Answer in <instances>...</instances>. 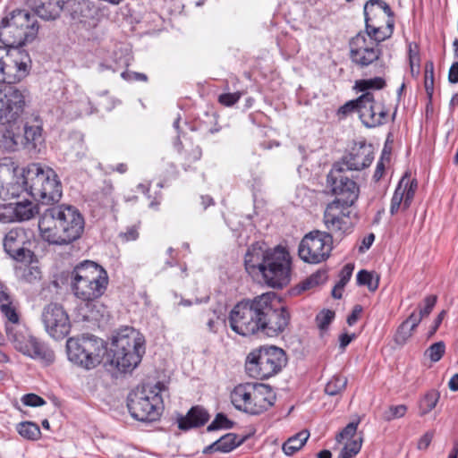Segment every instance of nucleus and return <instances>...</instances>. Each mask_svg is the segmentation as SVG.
<instances>
[{
	"label": "nucleus",
	"instance_id": "obj_1",
	"mask_svg": "<svg viewBox=\"0 0 458 458\" xmlns=\"http://www.w3.org/2000/svg\"><path fill=\"white\" fill-rule=\"evenodd\" d=\"M291 319L290 310L275 292L243 298L228 315L231 329L245 337H278L289 327Z\"/></svg>",
	"mask_w": 458,
	"mask_h": 458
},
{
	"label": "nucleus",
	"instance_id": "obj_2",
	"mask_svg": "<svg viewBox=\"0 0 458 458\" xmlns=\"http://www.w3.org/2000/svg\"><path fill=\"white\" fill-rule=\"evenodd\" d=\"M35 14L25 9H15L2 19L0 25V82L15 86L29 74L30 58L21 47L32 42L38 33Z\"/></svg>",
	"mask_w": 458,
	"mask_h": 458
},
{
	"label": "nucleus",
	"instance_id": "obj_3",
	"mask_svg": "<svg viewBox=\"0 0 458 458\" xmlns=\"http://www.w3.org/2000/svg\"><path fill=\"white\" fill-rule=\"evenodd\" d=\"M244 267L253 278L262 281L273 289L286 287L292 278V257L286 247H269L265 242L250 244L244 255Z\"/></svg>",
	"mask_w": 458,
	"mask_h": 458
},
{
	"label": "nucleus",
	"instance_id": "obj_4",
	"mask_svg": "<svg viewBox=\"0 0 458 458\" xmlns=\"http://www.w3.org/2000/svg\"><path fill=\"white\" fill-rule=\"evenodd\" d=\"M71 288L74 296L85 302L84 318L98 321L104 318L106 307L99 302L109 284L107 271L100 264L85 259L70 272Z\"/></svg>",
	"mask_w": 458,
	"mask_h": 458
},
{
	"label": "nucleus",
	"instance_id": "obj_5",
	"mask_svg": "<svg viewBox=\"0 0 458 458\" xmlns=\"http://www.w3.org/2000/svg\"><path fill=\"white\" fill-rule=\"evenodd\" d=\"M85 219L78 208L60 204L47 208L39 216L40 237L49 245H69L81 238Z\"/></svg>",
	"mask_w": 458,
	"mask_h": 458
},
{
	"label": "nucleus",
	"instance_id": "obj_6",
	"mask_svg": "<svg viewBox=\"0 0 458 458\" xmlns=\"http://www.w3.org/2000/svg\"><path fill=\"white\" fill-rule=\"evenodd\" d=\"M142 334L131 327L118 329L112 336L105 364L109 363L120 372H131L141 362L146 352Z\"/></svg>",
	"mask_w": 458,
	"mask_h": 458
},
{
	"label": "nucleus",
	"instance_id": "obj_7",
	"mask_svg": "<svg viewBox=\"0 0 458 458\" xmlns=\"http://www.w3.org/2000/svg\"><path fill=\"white\" fill-rule=\"evenodd\" d=\"M21 183L24 191L43 205L58 203L63 196V186L55 171L40 163H31L23 169Z\"/></svg>",
	"mask_w": 458,
	"mask_h": 458
},
{
	"label": "nucleus",
	"instance_id": "obj_8",
	"mask_svg": "<svg viewBox=\"0 0 458 458\" xmlns=\"http://www.w3.org/2000/svg\"><path fill=\"white\" fill-rule=\"evenodd\" d=\"M288 364L286 352L274 344L252 349L245 359V371L250 377L267 380L282 372Z\"/></svg>",
	"mask_w": 458,
	"mask_h": 458
},
{
	"label": "nucleus",
	"instance_id": "obj_9",
	"mask_svg": "<svg viewBox=\"0 0 458 458\" xmlns=\"http://www.w3.org/2000/svg\"><path fill=\"white\" fill-rule=\"evenodd\" d=\"M68 360L86 370L97 368L104 361L107 352L106 343L94 335L86 334L80 337H70L66 341Z\"/></svg>",
	"mask_w": 458,
	"mask_h": 458
},
{
	"label": "nucleus",
	"instance_id": "obj_10",
	"mask_svg": "<svg viewBox=\"0 0 458 458\" xmlns=\"http://www.w3.org/2000/svg\"><path fill=\"white\" fill-rule=\"evenodd\" d=\"M332 233L313 230L305 234L299 244L298 255L305 263L318 264L326 261L334 249Z\"/></svg>",
	"mask_w": 458,
	"mask_h": 458
},
{
	"label": "nucleus",
	"instance_id": "obj_11",
	"mask_svg": "<svg viewBox=\"0 0 458 458\" xmlns=\"http://www.w3.org/2000/svg\"><path fill=\"white\" fill-rule=\"evenodd\" d=\"M127 407L131 416L139 421H157L161 415L162 396L154 390L131 392L127 397Z\"/></svg>",
	"mask_w": 458,
	"mask_h": 458
},
{
	"label": "nucleus",
	"instance_id": "obj_12",
	"mask_svg": "<svg viewBox=\"0 0 458 458\" xmlns=\"http://www.w3.org/2000/svg\"><path fill=\"white\" fill-rule=\"evenodd\" d=\"M346 169L342 163H334L327 175V185L335 199L344 201L346 206H352L358 199L360 186L345 174Z\"/></svg>",
	"mask_w": 458,
	"mask_h": 458
},
{
	"label": "nucleus",
	"instance_id": "obj_13",
	"mask_svg": "<svg viewBox=\"0 0 458 458\" xmlns=\"http://www.w3.org/2000/svg\"><path fill=\"white\" fill-rule=\"evenodd\" d=\"M349 57L352 64L360 68H365L371 64H379L381 72L386 65L382 60L383 50L376 46L361 33H357L349 40Z\"/></svg>",
	"mask_w": 458,
	"mask_h": 458
},
{
	"label": "nucleus",
	"instance_id": "obj_14",
	"mask_svg": "<svg viewBox=\"0 0 458 458\" xmlns=\"http://www.w3.org/2000/svg\"><path fill=\"white\" fill-rule=\"evenodd\" d=\"M25 90L16 86H3L0 88V124L16 125L25 106Z\"/></svg>",
	"mask_w": 458,
	"mask_h": 458
},
{
	"label": "nucleus",
	"instance_id": "obj_15",
	"mask_svg": "<svg viewBox=\"0 0 458 458\" xmlns=\"http://www.w3.org/2000/svg\"><path fill=\"white\" fill-rule=\"evenodd\" d=\"M41 320L47 333L56 341L63 340L71 332L69 315L60 303L50 302L46 305L41 313Z\"/></svg>",
	"mask_w": 458,
	"mask_h": 458
},
{
	"label": "nucleus",
	"instance_id": "obj_16",
	"mask_svg": "<svg viewBox=\"0 0 458 458\" xmlns=\"http://www.w3.org/2000/svg\"><path fill=\"white\" fill-rule=\"evenodd\" d=\"M21 123L23 124L22 132H15V125H12L7 129V133L11 137L15 148L21 147L29 150H35L37 146L44 141L42 120L37 115L30 120L21 121Z\"/></svg>",
	"mask_w": 458,
	"mask_h": 458
},
{
	"label": "nucleus",
	"instance_id": "obj_17",
	"mask_svg": "<svg viewBox=\"0 0 458 458\" xmlns=\"http://www.w3.org/2000/svg\"><path fill=\"white\" fill-rule=\"evenodd\" d=\"M28 243H30L28 232L21 227L11 229L3 241L6 254L18 262L30 260L34 256V252L26 247Z\"/></svg>",
	"mask_w": 458,
	"mask_h": 458
},
{
	"label": "nucleus",
	"instance_id": "obj_18",
	"mask_svg": "<svg viewBox=\"0 0 458 458\" xmlns=\"http://www.w3.org/2000/svg\"><path fill=\"white\" fill-rule=\"evenodd\" d=\"M367 97L360 104V115L362 124L366 128H376L386 123L388 110L383 103L378 105L372 92L363 93Z\"/></svg>",
	"mask_w": 458,
	"mask_h": 458
},
{
	"label": "nucleus",
	"instance_id": "obj_19",
	"mask_svg": "<svg viewBox=\"0 0 458 458\" xmlns=\"http://www.w3.org/2000/svg\"><path fill=\"white\" fill-rule=\"evenodd\" d=\"M367 97L360 104V115L362 124L366 128H376L386 123L388 110L383 103L378 105L372 92L363 93Z\"/></svg>",
	"mask_w": 458,
	"mask_h": 458
},
{
	"label": "nucleus",
	"instance_id": "obj_20",
	"mask_svg": "<svg viewBox=\"0 0 458 458\" xmlns=\"http://www.w3.org/2000/svg\"><path fill=\"white\" fill-rule=\"evenodd\" d=\"M374 160V150L371 144L365 141L354 143L349 152L344 155L336 163H342L348 171H361L369 167Z\"/></svg>",
	"mask_w": 458,
	"mask_h": 458
},
{
	"label": "nucleus",
	"instance_id": "obj_21",
	"mask_svg": "<svg viewBox=\"0 0 458 458\" xmlns=\"http://www.w3.org/2000/svg\"><path fill=\"white\" fill-rule=\"evenodd\" d=\"M210 420L208 411L202 405L191 406L186 414L176 413V423L180 430L187 432L205 426Z\"/></svg>",
	"mask_w": 458,
	"mask_h": 458
},
{
	"label": "nucleus",
	"instance_id": "obj_22",
	"mask_svg": "<svg viewBox=\"0 0 458 458\" xmlns=\"http://www.w3.org/2000/svg\"><path fill=\"white\" fill-rule=\"evenodd\" d=\"M275 399V394L269 386L256 384L251 406L249 407L248 414L259 415L267 411L274 405Z\"/></svg>",
	"mask_w": 458,
	"mask_h": 458
},
{
	"label": "nucleus",
	"instance_id": "obj_23",
	"mask_svg": "<svg viewBox=\"0 0 458 458\" xmlns=\"http://www.w3.org/2000/svg\"><path fill=\"white\" fill-rule=\"evenodd\" d=\"M323 222L327 229V233H332L336 244H339L347 235H350L355 227L352 221L341 220L337 215H331L330 211L327 215H323Z\"/></svg>",
	"mask_w": 458,
	"mask_h": 458
},
{
	"label": "nucleus",
	"instance_id": "obj_24",
	"mask_svg": "<svg viewBox=\"0 0 458 458\" xmlns=\"http://www.w3.org/2000/svg\"><path fill=\"white\" fill-rule=\"evenodd\" d=\"M64 0H27V4L35 14L46 21L55 20L60 16Z\"/></svg>",
	"mask_w": 458,
	"mask_h": 458
},
{
	"label": "nucleus",
	"instance_id": "obj_25",
	"mask_svg": "<svg viewBox=\"0 0 458 458\" xmlns=\"http://www.w3.org/2000/svg\"><path fill=\"white\" fill-rule=\"evenodd\" d=\"M219 115L212 108L205 111L202 116H199L191 123H185V125L191 131H200L203 135L214 134L221 130L218 124Z\"/></svg>",
	"mask_w": 458,
	"mask_h": 458
},
{
	"label": "nucleus",
	"instance_id": "obj_26",
	"mask_svg": "<svg viewBox=\"0 0 458 458\" xmlns=\"http://www.w3.org/2000/svg\"><path fill=\"white\" fill-rule=\"evenodd\" d=\"M250 437V435L239 436L235 433H227L206 446L202 453L204 454H211L216 452L224 454L230 453L242 445Z\"/></svg>",
	"mask_w": 458,
	"mask_h": 458
},
{
	"label": "nucleus",
	"instance_id": "obj_27",
	"mask_svg": "<svg viewBox=\"0 0 458 458\" xmlns=\"http://www.w3.org/2000/svg\"><path fill=\"white\" fill-rule=\"evenodd\" d=\"M255 388L256 384H240L234 386L231 393V402L236 410L248 413Z\"/></svg>",
	"mask_w": 458,
	"mask_h": 458
},
{
	"label": "nucleus",
	"instance_id": "obj_28",
	"mask_svg": "<svg viewBox=\"0 0 458 458\" xmlns=\"http://www.w3.org/2000/svg\"><path fill=\"white\" fill-rule=\"evenodd\" d=\"M26 349L22 354L29 356L34 360H39L49 365L55 360V352L43 342L35 336H30Z\"/></svg>",
	"mask_w": 458,
	"mask_h": 458
},
{
	"label": "nucleus",
	"instance_id": "obj_29",
	"mask_svg": "<svg viewBox=\"0 0 458 458\" xmlns=\"http://www.w3.org/2000/svg\"><path fill=\"white\" fill-rule=\"evenodd\" d=\"M97 11L89 1H81L73 4L71 15L72 19L84 26L94 25Z\"/></svg>",
	"mask_w": 458,
	"mask_h": 458
},
{
	"label": "nucleus",
	"instance_id": "obj_30",
	"mask_svg": "<svg viewBox=\"0 0 458 458\" xmlns=\"http://www.w3.org/2000/svg\"><path fill=\"white\" fill-rule=\"evenodd\" d=\"M5 333L8 340L13 344V347L20 352L22 353L26 349L29 337L32 336L30 335L26 328L21 327L18 325H8L5 323Z\"/></svg>",
	"mask_w": 458,
	"mask_h": 458
},
{
	"label": "nucleus",
	"instance_id": "obj_31",
	"mask_svg": "<svg viewBox=\"0 0 458 458\" xmlns=\"http://www.w3.org/2000/svg\"><path fill=\"white\" fill-rule=\"evenodd\" d=\"M309 437L310 432L307 429H303L290 437L282 445L284 454L287 456L293 455L304 446Z\"/></svg>",
	"mask_w": 458,
	"mask_h": 458
},
{
	"label": "nucleus",
	"instance_id": "obj_32",
	"mask_svg": "<svg viewBox=\"0 0 458 458\" xmlns=\"http://www.w3.org/2000/svg\"><path fill=\"white\" fill-rule=\"evenodd\" d=\"M364 21L365 29L359 31L358 33L363 34L367 38H369V41L374 45L381 47V43L389 38V35H386L387 33L383 32L380 27H376L370 24V17H364Z\"/></svg>",
	"mask_w": 458,
	"mask_h": 458
},
{
	"label": "nucleus",
	"instance_id": "obj_33",
	"mask_svg": "<svg viewBox=\"0 0 458 458\" xmlns=\"http://www.w3.org/2000/svg\"><path fill=\"white\" fill-rule=\"evenodd\" d=\"M380 282V276L366 269H360L356 276V283L359 286H367L369 291L374 293L377 290Z\"/></svg>",
	"mask_w": 458,
	"mask_h": 458
},
{
	"label": "nucleus",
	"instance_id": "obj_34",
	"mask_svg": "<svg viewBox=\"0 0 458 458\" xmlns=\"http://www.w3.org/2000/svg\"><path fill=\"white\" fill-rule=\"evenodd\" d=\"M16 430L26 440L37 441L41 438L39 426L33 421H21L16 425Z\"/></svg>",
	"mask_w": 458,
	"mask_h": 458
},
{
	"label": "nucleus",
	"instance_id": "obj_35",
	"mask_svg": "<svg viewBox=\"0 0 458 458\" xmlns=\"http://www.w3.org/2000/svg\"><path fill=\"white\" fill-rule=\"evenodd\" d=\"M440 393L436 389L428 391L419 401V416L423 417L429 413L438 403Z\"/></svg>",
	"mask_w": 458,
	"mask_h": 458
},
{
	"label": "nucleus",
	"instance_id": "obj_36",
	"mask_svg": "<svg viewBox=\"0 0 458 458\" xmlns=\"http://www.w3.org/2000/svg\"><path fill=\"white\" fill-rule=\"evenodd\" d=\"M386 85V81L381 77L361 79L355 81L354 89L363 94L370 92V89H383Z\"/></svg>",
	"mask_w": 458,
	"mask_h": 458
},
{
	"label": "nucleus",
	"instance_id": "obj_37",
	"mask_svg": "<svg viewBox=\"0 0 458 458\" xmlns=\"http://www.w3.org/2000/svg\"><path fill=\"white\" fill-rule=\"evenodd\" d=\"M347 386V378L342 375H335L327 383L325 386V393L328 395L334 396L341 394Z\"/></svg>",
	"mask_w": 458,
	"mask_h": 458
},
{
	"label": "nucleus",
	"instance_id": "obj_38",
	"mask_svg": "<svg viewBox=\"0 0 458 458\" xmlns=\"http://www.w3.org/2000/svg\"><path fill=\"white\" fill-rule=\"evenodd\" d=\"M350 207L351 206H346L342 200L334 199L327 205L324 215H327L328 211H330L331 215H337L338 218L341 220H349L351 211L348 210V208Z\"/></svg>",
	"mask_w": 458,
	"mask_h": 458
},
{
	"label": "nucleus",
	"instance_id": "obj_39",
	"mask_svg": "<svg viewBox=\"0 0 458 458\" xmlns=\"http://www.w3.org/2000/svg\"><path fill=\"white\" fill-rule=\"evenodd\" d=\"M235 422L231 420L224 412H218L214 420L207 427L208 432H213L221 429H231L234 427Z\"/></svg>",
	"mask_w": 458,
	"mask_h": 458
},
{
	"label": "nucleus",
	"instance_id": "obj_40",
	"mask_svg": "<svg viewBox=\"0 0 458 458\" xmlns=\"http://www.w3.org/2000/svg\"><path fill=\"white\" fill-rule=\"evenodd\" d=\"M409 175V172H405L404 174L402 176L401 180L399 181L394 194L391 199V205H390V214L391 216L395 215L401 207L403 206V192H401V187L403 186V182L406 181L407 177Z\"/></svg>",
	"mask_w": 458,
	"mask_h": 458
},
{
	"label": "nucleus",
	"instance_id": "obj_41",
	"mask_svg": "<svg viewBox=\"0 0 458 458\" xmlns=\"http://www.w3.org/2000/svg\"><path fill=\"white\" fill-rule=\"evenodd\" d=\"M414 330L407 325V321H403L397 327L394 342L396 345L403 347L408 340L412 336Z\"/></svg>",
	"mask_w": 458,
	"mask_h": 458
},
{
	"label": "nucleus",
	"instance_id": "obj_42",
	"mask_svg": "<svg viewBox=\"0 0 458 458\" xmlns=\"http://www.w3.org/2000/svg\"><path fill=\"white\" fill-rule=\"evenodd\" d=\"M14 216L19 221H26L34 216L31 202H18L14 208Z\"/></svg>",
	"mask_w": 458,
	"mask_h": 458
},
{
	"label": "nucleus",
	"instance_id": "obj_43",
	"mask_svg": "<svg viewBox=\"0 0 458 458\" xmlns=\"http://www.w3.org/2000/svg\"><path fill=\"white\" fill-rule=\"evenodd\" d=\"M335 312L332 310L324 309L319 311L315 318L318 327L321 330H327L329 325L335 319Z\"/></svg>",
	"mask_w": 458,
	"mask_h": 458
},
{
	"label": "nucleus",
	"instance_id": "obj_44",
	"mask_svg": "<svg viewBox=\"0 0 458 458\" xmlns=\"http://www.w3.org/2000/svg\"><path fill=\"white\" fill-rule=\"evenodd\" d=\"M0 311L7 318L10 325L20 324V316L16 310V308L13 305V300L11 301L4 302L0 304ZM9 325V323H7Z\"/></svg>",
	"mask_w": 458,
	"mask_h": 458
},
{
	"label": "nucleus",
	"instance_id": "obj_45",
	"mask_svg": "<svg viewBox=\"0 0 458 458\" xmlns=\"http://www.w3.org/2000/svg\"><path fill=\"white\" fill-rule=\"evenodd\" d=\"M445 353V344L439 341L432 344L426 351L425 356H428L432 362L439 361Z\"/></svg>",
	"mask_w": 458,
	"mask_h": 458
},
{
	"label": "nucleus",
	"instance_id": "obj_46",
	"mask_svg": "<svg viewBox=\"0 0 458 458\" xmlns=\"http://www.w3.org/2000/svg\"><path fill=\"white\" fill-rule=\"evenodd\" d=\"M367 97H364L361 94L357 98L347 101L339 107L337 114H343L344 116H346L353 112H357L360 114V104Z\"/></svg>",
	"mask_w": 458,
	"mask_h": 458
},
{
	"label": "nucleus",
	"instance_id": "obj_47",
	"mask_svg": "<svg viewBox=\"0 0 458 458\" xmlns=\"http://www.w3.org/2000/svg\"><path fill=\"white\" fill-rule=\"evenodd\" d=\"M407 410L408 408L405 404L391 405L384 411L383 418L386 421L400 419L406 414Z\"/></svg>",
	"mask_w": 458,
	"mask_h": 458
},
{
	"label": "nucleus",
	"instance_id": "obj_48",
	"mask_svg": "<svg viewBox=\"0 0 458 458\" xmlns=\"http://www.w3.org/2000/svg\"><path fill=\"white\" fill-rule=\"evenodd\" d=\"M373 5H377L380 9H382L387 17H394V13L390 5L383 0H368L363 7L364 17H369V7Z\"/></svg>",
	"mask_w": 458,
	"mask_h": 458
},
{
	"label": "nucleus",
	"instance_id": "obj_49",
	"mask_svg": "<svg viewBox=\"0 0 458 458\" xmlns=\"http://www.w3.org/2000/svg\"><path fill=\"white\" fill-rule=\"evenodd\" d=\"M437 301V295H428L423 300V304H419V314L422 317H428L433 310Z\"/></svg>",
	"mask_w": 458,
	"mask_h": 458
},
{
	"label": "nucleus",
	"instance_id": "obj_50",
	"mask_svg": "<svg viewBox=\"0 0 458 458\" xmlns=\"http://www.w3.org/2000/svg\"><path fill=\"white\" fill-rule=\"evenodd\" d=\"M22 279L29 283L34 284L41 279V270L38 267L29 266L22 274Z\"/></svg>",
	"mask_w": 458,
	"mask_h": 458
},
{
	"label": "nucleus",
	"instance_id": "obj_51",
	"mask_svg": "<svg viewBox=\"0 0 458 458\" xmlns=\"http://www.w3.org/2000/svg\"><path fill=\"white\" fill-rule=\"evenodd\" d=\"M360 420L348 423L335 437L337 442H341L344 438H352L354 437Z\"/></svg>",
	"mask_w": 458,
	"mask_h": 458
},
{
	"label": "nucleus",
	"instance_id": "obj_52",
	"mask_svg": "<svg viewBox=\"0 0 458 458\" xmlns=\"http://www.w3.org/2000/svg\"><path fill=\"white\" fill-rule=\"evenodd\" d=\"M21 402L25 406L30 407H40L47 403L44 398L33 393L22 395Z\"/></svg>",
	"mask_w": 458,
	"mask_h": 458
},
{
	"label": "nucleus",
	"instance_id": "obj_53",
	"mask_svg": "<svg viewBox=\"0 0 458 458\" xmlns=\"http://www.w3.org/2000/svg\"><path fill=\"white\" fill-rule=\"evenodd\" d=\"M180 123H181V115L179 114L177 116V118L174 121L173 123V127L177 131V136H176V139L174 142V148L179 151L181 152L182 148H183V145H182V139L183 138L184 140H188V138L186 137V132L182 131L181 129H180Z\"/></svg>",
	"mask_w": 458,
	"mask_h": 458
},
{
	"label": "nucleus",
	"instance_id": "obj_54",
	"mask_svg": "<svg viewBox=\"0 0 458 458\" xmlns=\"http://www.w3.org/2000/svg\"><path fill=\"white\" fill-rule=\"evenodd\" d=\"M121 77L128 82H134V81L147 82L148 80L147 74H145L143 72L130 71V70L123 71L121 73Z\"/></svg>",
	"mask_w": 458,
	"mask_h": 458
},
{
	"label": "nucleus",
	"instance_id": "obj_55",
	"mask_svg": "<svg viewBox=\"0 0 458 458\" xmlns=\"http://www.w3.org/2000/svg\"><path fill=\"white\" fill-rule=\"evenodd\" d=\"M242 93L237 91L233 93H223L218 97V102L225 106H232L237 103Z\"/></svg>",
	"mask_w": 458,
	"mask_h": 458
},
{
	"label": "nucleus",
	"instance_id": "obj_56",
	"mask_svg": "<svg viewBox=\"0 0 458 458\" xmlns=\"http://www.w3.org/2000/svg\"><path fill=\"white\" fill-rule=\"evenodd\" d=\"M424 88H425V91H426L427 98L428 100L427 108H428V106L432 103V98H433V93H434V73L425 74Z\"/></svg>",
	"mask_w": 458,
	"mask_h": 458
},
{
	"label": "nucleus",
	"instance_id": "obj_57",
	"mask_svg": "<svg viewBox=\"0 0 458 458\" xmlns=\"http://www.w3.org/2000/svg\"><path fill=\"white\" fill-rule=\"evenodd\" d=\"M362 441V437H360L358 439L352 440L346 444L342 449H346V454L350 456H355L361 449Z\"/></svg>",
	"mask_w": 458,
	"mask_h": 458
},
{
	"label": "nucleus",
	"instance_id": "obj_58",
	"mask_svg": "<svg viewBox=\"0 0 458 458\" xmlns=\"http://www.w3.org/2000/svg\"><path fill=\"white\" fill-rule=\"evenodd\" d=\"M434 435L435 432L433 430H428L423 434L418 440L417 448L423 451L427 450L432 442Z\"/></svg>",
	"mask_w": 458,
	"mask_h": 458
},
{
	"label": "nucleus",
	"instance_id": "obj_59",
	"mask_svg": "<svg viewBox=\"0 0 458 458\" xmlns=\"http://www.w3.org/2000/svg\"><path fill=\"white\" fill-rule=\"evenodd\" d=\"M445 315H446V311L445 310H442L436 317V318L434 319L432 325L429 327L428 332L427 333V338L428 339H430L431 337H433L435 335V334L438 330L440 325L442 324V321L445 318Z\"/></svg>",
	"mask_w": 458,
	"mask_h": 458
},
{
	"label": "nucleus",
	"instance_id": "obj_60",
	"mask_svg": "<svg viewBox=\"0 0 458 458\" xmlns=\"http://www.w3.org/2000/svg\"><path fill=\"white\" fill-rule=\"evenodd\" d=\"M310 276L311 277V279L313 280V282L315 283V284L317 286L323 284L327 282V280L328 278L327 269V268L318 269L316 272L311 274Z\"/></svg>",
	"mask_w": 458,
	"mask_h": 458
},
{
	"label": "nucleus",
	"instance_id": "obj_61",
	"mask_svg": "<svg viewBox=\"0 0 458 458\" xmlns=\"http://www.w3.org/2000/svg\"><path fill=\"white\" fill-rule=\"evenodd\" d=\"M72 140H75L78 144V150L75 153L77 158L81 159L86 157L87 147L85 146L83 135H76Z\"/></svg>",
	"mask_w": 458,
	"mask_h": 458
},
{
	"label": "nucleus",
	"instance_id": "obj_62",
	"mask_svg": "<svg viewBox=\"0 0 458 458\" xmlns=\"http://www.w3.org/2000/svg\"><path fill=\"white\" fill-rule=\"evenodd\" d=\"M119 236L125 242L135 241L139 238L138 228L135 225L128 227L125 232L120 233Z\"/></svg>",
	"mask_w": 458,
	"mask_h": 458
},
{
	"label": "nucleus",
	"instance_id": "obj_63",
	"mask_svg": "<svg viewBox=\"0 0 458 458\" xmlns=\"http://www.w3.org/2000/svg\"><path fill=\"white\" fill-rule=\"evenodd\" d=\"M362 310H363V308L360 304H356L353 307L352 312L348 315L347 319H346V322L350 327L356 324Z\"/></svg>",
	"mask_w": 458,
	"mask_h": 458
},
{
	"label": "nucleus",
	"instance_id": "obj_64",
	"mask_svg": "<svg viewBox=\"0 0 458 458\" xmlns=\"http://www.w3.org/2000/svg\"><path fill=\"white\" fill-rule=\"evenodd\" d=\"M353 270H354V264L353 263H347L340 270L339 277L342 280H344L345 282L348 283L350 281L352 276Z\"/></svg>",
	"mask_w": 458,
	"mask_h": 458
}]
</instances>
